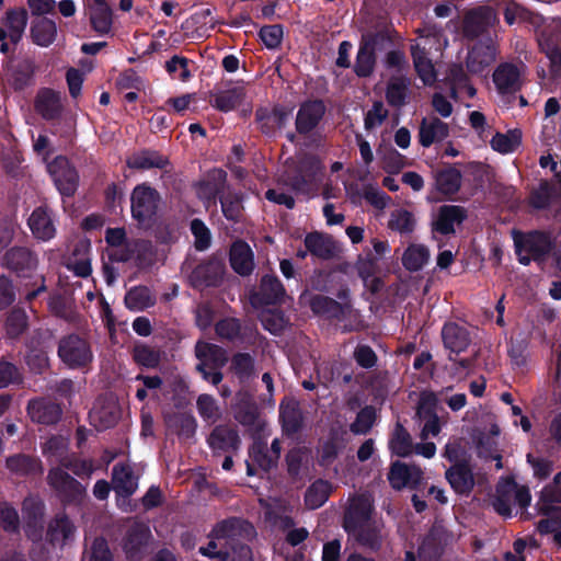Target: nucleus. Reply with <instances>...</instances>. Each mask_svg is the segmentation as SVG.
Returning a JSON list of instances; mask_svg holds the SVG:
<instances>
[{"mask_svg":"<svg viewBox=\"0 0 561 561\" xmlns=\"http://www.w3.org/2000/svg\"><path fill=\"white\" fill-rule=\"evenodd\" d=\"M76 527L65 514H57L47 527L46 539L56 548H64L73 541Z\"/></svg>","mask_w":561,"mask_h":561,"instance_id":"obj_9","label":"nucleus"},{"mask_svg":"<svg viewBox=\"0 0 561 561\" xmlns=\"http://www.w3.org/2000/svg\"><path fill=\"white\" fill-rule=\"evenodd\" d=\"M342 444L337 437H330L321 443L319 446V459L321 465L328 466L334 461Z\"/></svg>","mask_w":561,"mask_h":561,"instance_id":"obj_53","label":"nucleus"},{"mask_svg":"<svg viewBox=\"0 0 561 561\" xmlns=\"http://www.w3.org/2000/svg\"><path fill=\"white\" fill-rule=\"evenodd\" d=\"M27 224L33 236L41 241H49L56 234L55 220L45 206L35 208L30 215Z\"/></svg>","mask_w":561,"mask_h":561,"instance_id":"obj_11","label":"nucleus"},{"mask_svg":"<svg viewBox=\"0 0 561 561\" xmlns=\"http://www.w3.org/2000/svg\"><path fill=\"white\" fill-rule=\"evenodd\" d=\"M428 259V249L423 244L413 243L405 249L402 255V264L407 270L416 272L423 268Z\"/></svg>","mask_w":561,"mask_h":561,"instance_id":"obj_36","label":"nucleus"},{"mask_svg":"<svg viewBox=\"0 0 561 561\" xmlns=\"http://www.w3.org/2000/svg\"><path fill=\"white\" fill-rule=\"evenodd\" d=\"M443 456L454 465H466L467 451L461 442L453 440L446 444Z\"/></svg>","mask_w":561,"mask_h":561,"instance_id":"obj_59","label":"nucleus"},{"mask_svg":"<svg viewBox=\"0 0 561 561\" xmlns=\"http://www.w3.org/2000/svg\"><path fill=\"white\" fill-rule=\"evenodd\" d=\"M502 489H506V491L503 492L507 493L510 496L514 495V499L519 506L526 507L530 503V494L528 489L518 488L512 481H506L505 483L499 485L497 492H502Z\"/></svg>","mask_w":561,"mask_h":561,"instance_id":"obj_60","label":"nucleus"},{"mask_svg":"<svg viewBox=\"0 0 561 561\" xmlns=\"http://www.w3.org/2000/svg\"><path fill=\"white\" fill-rule=\"evenodd\" d=\"M105 240L112 248L110 254L116 261L125 262L131 257V244L126 240L125 230L122 228H110L106 230Z\"/></svg>","mask_w":561,"mask_h":561,"instance_id":"obj_23","label":"nucleus"},{"mask_svg":"<svg viewBox=\"0 0 561 561\" xmlns=\"http://www.w3.org/2000/svg\"><path fill=\"white\" fill-rule=\"evenodd\" d=\"M261 296L264 304L280 302L285 297V289L276 277L265 276L261 283Z\"/></svg>","mask_w":561,"mask_h":561,"instance_id":"obj_44","label":"nucleus"},{"mask_svg":"<svg viewBox=\"0 0 561 561\" xmlns=\"http://www.w3.org/2000/svg\"><path fill=\"white\" fill-rule=\"evenodd\" d=\"M305 245L311 254L321 259H330L336 252L333 240L318 232L309 233L305 238Z\"/></svg>","mask_w":561,"mask_h":561,"instance_id":"obj_30","label":"nucleus"},{"mask_svg":"<svg viewBox=\"0 0 561 561\" xmlns=\"http://www.w3.org/2000/svg\"><path fill=\"white\" fill-rule=\"evenodd\" d=\"M495 59L494 51L489 46L473 47L467 58V67L470 72L480 73L489 67Z\"/></svg>","mask_w":561,"mask_h":561,"instance_id":"obj_33","label":"nucleus"},{"mask_svg":"<svg viewBox=\"0 0 561 561\" xmlns=\"http://www.w3.org/2000/svg\"><path fill=\"white\" fill-rule=\"evenodd\" d=\"M167 158L156 151L142 150L134 153L127 160V165L133 169L147 170L151 168H164Z\"/></svg>","mask_w":561,"mask_h":561,"instance_id":"obj_35","label":"nucleus"},{"mask_svg":"<svg viewBox=\"0 0 561 561\" xmlns=\"http://www.w3.org/2000/svg\"><path fill=\"white\" fill-rule=\"evenodd\" d=\"M375 420V409L371 407H366L359 411L355 422L351 425V430L355 434H366L373 427Z\"/></svg>","mask_w":561,"mask_h":561,"instance_id":"obj_54","label":"nucleus"},{"mask_svg":"<svg viewBox=\"0 0 561 561\" xmlns=\"http://www.w3.org/2000/svg\"><path fill=\"white\" fill-rule=\"evenodd\" d=\"M514 241L518 261L523 265H528L531 260H542L551 250L549 237L541 232L519 234Z\"/></svg>","mask_w":561,"mask_h":561,"instance_id":"obj_2","label":"nucleus"},{"mask_svg":"<svg viewBox=\"0 0 561 561\" xmlns=\"http://www.w3.org/2000/svg\"><path fill=\"white\" fill-rule=\"evenodd\" d=\"M112 484L115 492L124 496L133 494L138 486L137 478L133 474L130 468L125 465L113 467Z\"/></svg>","mask_w":561,"mask_h":561,"instance_id":"obj_28","label":"nucleus"},{"mask_svg":"<svg viewBox=\"0 0 561 561\" xmlns=\"http://www.w3.org/2000/svg\"><path fill=\"white\" fill-rule=\"evenodd\" d=\"M461 173L455 168H448L436 173L435 185L444 195L457 193L461 185Z\"/></svg>","mask_w":561,"mask_h":561,"instance_id":"obj_37","label":"nucleus"},{"mask_svg":"<svg viewBox=\"0 0 561 561\" xmlns=\"http://www.w3.org/2000/svg\"><path fill=\"white\" fill-rule=\"evenodd\" d=\"M388 480L393 489L416 488L423 480V471L416 466L397 461L392 463Z\"/></svg>","mask_w":561,"mask_h":561,"instance_id":"obj_10","label":"nucleus"},{"mask_svg":"<svg viewBox=\"0 0 561 561\" xmlns=\"http://www.w3.org/2000/svg\"><path fill=\"white\" fill-rule=\"evenodd\" d=\"M280 419L287 432H296L302 422L299 404L294 399H287L280 404Z\"/></svg>","mask_w":561,"mask_h":561,"instance_id":"obj_41","label":"nucleus"},{"mask_svg":"<svg viewBox=\"0 0 561 561\" xmlns=\"http://www.w3.org/2000/svg\"><path fill=\"white\" fill-rule=\"evenodd\" d=\"M33 42L42 47L51 45L57 36V25L53 20L41 18L31 27Z\"/></svg>","mask_w":561,"mask_h":561,"instance_id":"obj_31","label":"nucleus"},{"mask_svg":"<svg viewBox=\"0 0 561 561\" xmlns=\"http://www.w3.org/2000/svg\"><path fill=\"white\" fill-rule=\"evenodd\" d=\"M91 424L99 431L114 426L119 417V408L112 398L99 399L89 414Z\"/></svg>","mask_w":561,"mask_h":561,"instance_id":"obj_8","label":"nucleus"},{"mask_svg":"<svg viewBox=\"0 0 561 561\" xmlns=\"http://www.w3.org/2000/svg\"><path fill=\"white\" fill-rule=\"evenodd\" d=\"M156 297L149 288L138 286L131 288L125 296L126 307L133 311H141L153 306Z\"/></svg>","mask_w":561,"mask_h":561,"instance_id":"obj_39","label":"nucleus"},{"mask_svg":"<svg viewBox=\"0 0 561 561\" xmlns=\"http://www.w3.org/2000/svg\"><path fill=\"white\" fill-rule=\"evenodd\" d=\"M230 264L236 273L245 276L254 268V256L250 245L243 241H236L230 249Z\"/></svg>","mask_w":561,"mask_h":561,"instance_id":"obj_18","label":"nucleus"},{"mask_svg":"<svg viewBox=\"0 0 561 561\" xmlns=\"http://www.w3.org/2000/svg\"><path fill=\"white\" fill-rule=\"evenodd\" d=\"M430 38H422L420 42L414 43L411 46L413 62L415 70L426 85H432L436 81V72L432 60L426 55L427 44Z\"/></svg>","mask_w":561,"mask_h":561,"instance_id":"obj_13","label":"nucleus"},{"mask_svg":"<svg viewBox=\"0 0 561 561\" xmlns=\"http://www.w3.org/2000/svg\"><path fill=\"white\" fill-rule=\"evenodd\" d=\"M0 526H2L5 530L9 531H14L18 529V512L8 503H0Z\"/></svg>","mask_w":561,"mask_h":561,"instance_id":"obj_62","label":"nucleus"},{"mask_svg":"<svg viewBox=\"0 0 561 561\" xmlns=\"http://www.w3.org/2000/svg\"><path fill=\"white\" fill-rule=\"evenodd\" d=\"M165 68L170 75H173L181 81H187L191 78L188 60L184 57L173 56L169 61H167Z\"/></svg>","mask_w":561,"mask_h":561,"instance_id":"obj_58","label":"nucleus"},{"mask_svg":"<svg viewBox=\"0 0 561 561\" xmlns=\"http://www.w3.org/2000/svg\"><path fill=\"white\" fill-rule=\"evenodd\" d=\"M196 356L201 360L197 368L204 371V368L218 369L227 362L225 351L214 344L198 342L195 347Z\"/></svg>","mask_w":561,"mask_h":561,"instance_id":"obj_17","label":"nucleus"},{"mask_svg":"<svg viewBox=\"0 0 561 561\" xmlns=\"http://www.w3.org/2000/svg\"><path fill=\"white\" fill-rule=\"evenodd\" d=\"M522 142V133L517 129L510 130L506 134H496L491 140V146L501 153H511L515 151Z\"/></svg>","mask_w":561,"mask_h":561,"instance_id":"obj_45","label":"nucleus"},{"mask_svg":"<svg viewBox=\"0 0 561 561\" xmlns=\"http://www.w3.org/2000/svg\"><path fill=\"white\" fill-rule=\"evenodd\" d=\"M208 442L215 450L237 449L239 446V437L236 431L224 426L216 427Z\"/></svg>","mask_w":561,"mask_h":561,"instance_id":"obj_38","label":"nucleus"},{"mask_svg":"<svg viewBox=\"0 0 561 561\" xmlns=\"http://www.w3.org/2000/svg\"><path fill=\"white\" fill-rule=\"evenodd\" d=\"M385 37L380 33H367L363 35L362 43L355 62V72L360 77L371 75L375 67V51Z\"/></svg>","mask_w":561,"mask_h":561,"instance_id":"obj_7","label":"nucleus"},{"mask_svg":"<svg viewBox=\"0 0 561 561\" xmlns=\"http://www.w3.org/2000/svg\"><path fill=\"white\" fill-rule=\"evenodd\" d=\"M499 428L497 426H492V435H482L479 437L477 443V449L478 454L481 457H491L497 460L496 467L500 469L502 467L500 456L496 454V438L495 436L499 435Z\"/></svg>","mask_w":561,"mask_h":561,"instance_id":"obj_48","label":"nucleus"},{"mask_svg":"<svg viewBox=\"0 0 561 561\" xmlns=\"http://www.w3.org/2000/svg\"><path fill=\"white\" fill-rule=\"evenodd\" d=\"M58 354L70 367L84 366L92 359L88 343L77 335H70L60 342Z\"/></svg>","mask_w":561,"mask_h":561,"instance_id":"obj_6","label":"nucleus"},{"mask_svg":"<svg viewBox=\"0 0 561 561\" xmlns=\"http://www.w3.org/2000/svg\"><path fill=\"white\" fill-rule=\"evenodd\" d=\"M422 38H430L426 55H430L433 50L440 51L447 44V41L443 37L442 32L435 27H426L424 30H421L420 36L415 41V43L420 42Z\"/></svg>","mask_w":561,"mask_h":561,"instance_id":"obj_55","label":"nucleus"},{"mask_svg":"<svg viewBox=\"0 0 561 561\" xmlns=\"http://www.w3.org/2000/svg\"><path fill=\"white\" fill-rule=\"evenodd\" d=\"M90 561H112L111 552L104 539L98 538L93 541Z\"/></svg>","mask_w":561,"mask_h":561,"instance_id":"obj_64","label":"nucleus"},{"mask_svg":"<svg viewBox=\"0 0 561 561\" xmlns=\"http://www.w3.org/2000/svg\"><path fill=\"white\" fill-rule=\"evenodd\" d=\"M388 112L381 102H376L373 107L367 112L365 117L366 129H373L382 124L387 117Z\"/></svg>","mask_w":561,"mask_h":561,"instance_id":"obj_63","label":"nucleus"},{"mask_svg":"<svg viewBox=\"0 0 561 561\" xmlns=\"http://www.w3.org/2000/svg\"><path fill=\"white\" fill-rule=\"evenodd\" d=\"M7 467L10 471L25 474L38 468L37 461L25 455H15L7 459Z\"/></svg>","mask_w":561,"mask_h":561,"instance_id":"obj_52","label":"nucleus"},{"mask_svg":"<svg viewBox=\"0 0 561 561\" xmlns=\"http://www.w3.org/2000/svg\"><path fill=\"white\" fill-rule=\"evenodd\" d=\"M373 503L369 496L360 495L351 501L345 515L344 528L362 546L376 549L381 542L382 523L371 517Z\"/></svg>","mask_w":561,"mask_h":561,"instance_id":"obj_1","label":"nucleus"},{"mask_svg":"<svg viewBox=\"0 0 561 561\" xmlns=\"http://www.w3.org/2000/svg\"><path fill=\"white\" fill-rule=\"evenodd\" d=\"M197 411L209 423H215L220 417V409L216 400L209 394H201L197 398Z\"/></svg>","mask_w":561,"mask_h":561,"instance_id":"obj_50","label":"nucleus"},{"mask_svg":"<svg viewBox=\"0 0 561 561\" xmlns=\"http://www.w3.org/2000/svg\"><path fill=\"white\" fill-rule=\"evenodd\" d=\"M231 531L230 524L227 522L220 523L211 533L210 541L206 547H201L199 552L208 558H220L227 560L229 553L222 549V540L229 536Z\"/></svg>","mask_w":561,"mask_h":561,"instance_id":"obj_25","label":"nucleus"},{"mask_svg":"<svg viewBox=\"0 0 561 561\" xmlns=\"http://www.w3.org/2000/svg\"><path fill=\"white\" fill-rule=\"evenodd\" d=\"M245 96L244 85L238 82L228 89L214 93L210 103L221 112H229L242 104Z\"/></svg>","mask_w":561,"mask_h":561,"instance_id":"obj_16","label":"nucleus"},{"mask_svg":"<svg viewBox=\"0 0 561 561\" xmlns=\"http://www.w3.org/2000/svg\"><path fill=\"white\" fill-rule=\"evenodd\" d=\"M191 230L195 238V248L199 251L208 249L211 242V236L205 224L199 219H194L191 222Z\"/></svg>","mask_w":561,"mask_h":561,"instance_id":"obj_56","label":"nucleus"},{"mask_svg":"<svg viewBox=\"0 0 561 561\" xmlns=\"http://www.w3.org/2000/svg\"><path fill=\"white\" fill-rule=\"evenodd\" d=\"M389 446L396 455L408 457L413 453V444L410 434L401 426L397 425Z\"/></svg>","mask_w":561,"mask_h":561,"instance_id":"obj_46","label":"nucleus"},{"mask_svg":"<svg viewBox=\"0 0 561 561\" xmlns=\"http://www.w3.org/2000/svg\"><path fill=\"white\" fill-rule=\"evenodd\" d=\"M493 81L500 93H515L522 87V72L514 65L503 64L494 71Z\"/></svg>","mask_w":561,"mask_h":561,"instance_id":"obj_14","label":"nucleus"},{"mask_svg":"<svg viewBox=\"0 0 561 561\" xmlns=\"http://www.w3.org/2000/svg\"><path fill=\"white\" fill-rule=\"evenodd\" d=\"M50 484L67 497H73L82 493L83 489L81 484L71 478L62 469H54L48 476Z\"/></svg>","mask_w":561,"mask_h":561,"instance_id":"obj_29","label":"nucleus"},{"mask_svg":"<svg viewBox=\"0 0 561 561\" xmlns=\"http://www.w3.org/2000/svg\"><path fill=\"white\" fill-rule=\"evenodd\" d=\"M283 35V27L279 24L267 25L260 31L262 42L270 49L277 48L280 45Z\"/></svg>","mask_w":561,"mask_h":561,"instance_id":"obj_57","label":"nucleus"},{"mask_svg":"<svg viewBox=\"0 0 561 561\" xmlns=\"http://www.w3.org/2000/svg\"><path fill=\"white\" fill-rule=\"evenodd\" d=\"M416 225L414 215L407 209H396L390 214L388 228L401 234L413 232Z\"/></svg>","mask_w":561,"mask_h":561,"instance_id":"obj_43","label":"nucleus"},{"mask_svg":"<svg viewBox=\"0 0 561 561\" xmlns=\"http://www.w3.org/2000/svg\"><path fill=\"white\" fill-rule=\"evenodd\" d=\"M356 266L365 286L371 291L378 290L380 279L376 275L380 272L379 259L375 257L371 251H368L358 259Z\"/></svg>","mask_w":561,"mask_h":561,"instance_id":"obj_22","label":"nucleus"},{"mask_svg":"<svg viewBox=\"0 0 561 561\" xmlns=\"http://www.w3.org/2000/svg\"><path fill=\"white\" fill-rule=\"evenodd\" d=\"M445 477L455 492L459 494H468L474 485L473 473L467 463L454 465L446 470Z\"/></svg>","mask_w":561,"mask_h":561,"instance_id":"obj_20","label":"nucleus"},{"mask_svg":"<svg viewBox=\"0 0 561 561\" xmlns=\"http://www.w3.org/2000/svg\"><path fill=\"white\" fill-rule=\"evenodd\" d=\"M134 358L142 366L156 367L160 362V354L148 346H137L134 351Z\"/></svg>","mask_w":561,"mask_h":561,"instance_id":"obj_61","label":"nucleus"},{"mask_svg":"<svg viewBox=\"0 0 561 561\" xmlns=\"http://www.w3.org/2000/svg\"><path fill=\"white\" fill-rule=\"evenodd\" d=\"M27 24V13L24 9L11 10L7 13L0 26V51L9 49V43L16 44L22 38Z\"/></svg>","mask_w":561,"mask_h":561,"instance_id":"obj_5","label":"nucleus"},{"mask_svg":"<svg viewBox=\"0 0 561 561\" xmlns=\"http://www.w3.org/2000/svg\"><path fill=\"white\" fill-rule=\"evenodd\" d=\"M325 107L321 101H311L304 103L296 117V128L300 134L311 131L320 122Z\"/></svg>","mask_w":561,"mask_h":561,"instance_id":"obj_15","label":"nucleus"},{"mask_svg":"<svg viewBox=\"0 0 561 561\" xmlns=\"http://www.w3.org/2000/svg\"><path fill=\"white\" fill-rule=\"evenodd\" d=\"M158 202L157 191L146 184L136 186L131 193L133 217L140 224H146L156 215Z\"/></svg>","mask_w":561,"mask_h":561,"instance_id":"obj_3","label":"nucleus"},{"mask_svg":"<svg viewBox=\"0 0 561 561\" xmlns=\"http://www.w3.org/2000/svg\"><path fill=\"white\" fill-rule=\"evenodd\" d=\"M463 208L456 205H445L437 209L433 218V230L442 234L455 232V226L460 225L465 219Z\"/></svg>","mask_w":561,"mask_h":561,"instance_id":"obj_12","label":"nucleus"},{"mask_svg":"<svg viewBox=\"0 0 561 561\" xmlns=\"http://www.w3.org/2000/svg\"><path fill=\"white\" fill-rule=\"evenodd\" d=\"M409 81L405 78H392L388 84L386 98L389 104L401 106L404 104L408 94Z\"/></svg>","mask_w":561,"mask_h":561,"instance_id":"obj_47","label":"nucleus"},{"mask_svg":"<svg viewBox=\"0 0 561 561\" xmlns=\"http://www.w3.org/2000/svg\"><path fill=\"white\" fill-rule=\"evenodd\" d=\"M321 169L319 159L314 157L305 158L299 165V175L293 181V187L299 192H307L308 186L317 180Z\"/></svg>","mask_w":561,"mask_h":561,"instance_id":"obj_26","label":"nucleus"},{"mask_svg":"<svg viewBox=\"0 0 561 561\" xmlns=\"http://www.w3.org/2000/svg\"><path fill=\"white\" fill-rule=\"evenodd\" d=\"M28 414L34 422L42 424L56 423L61 414L58 404L45 400H34L28 403Z\"/></svg>","mask_w":561,"mask_h":561,"instance_id":"obj_24","label":"nucleus"},{"mask_svg":"<svg viewBox=\"0 0 561 561\" xmlns=\"http://www.w3.org/2000/svg\"><path fill=\"white\" fill-rule=\"evenodd\" d=\"M89 18L92 28L103 35L107 34L113 24L112 9L105 7H89Z\"/></svg>","mask_w":561,"mask_h":561,"instance_id":"obj_42","label":"nucleus"},{"mask_svg":"<svg viewBox=\"0 0 561 561\" xmlns=\"http://www.w3.org/2000/svg\"><path fill=\"white\" fill-rule=\"evenodd\" d=\"M449 135L448 125L436 117L424 118L420 126L419 140L423 147L443 141Z\"/></svg>","mask_w":561,"mask_h":561,"instance_id":"obj_19","label":"nucleus"},{"mask_svg":"<svg viewBox=\"0 0 561 561\" xmlns=\"http://www.w3.org/2000/svg\"><path fill=\"white\" fill-rule=\"evenodd\" d=\"M3 264L8 268L22 272L33 268L36 265V260L27 249L14 248L4 254Z\"/></svg>","mask_w":561,"mask_h":561,"instance_id":"obj_34","label":"nucleus"},{"mask_svg":"<svg viewBox=\"0 0 561 561\" xmlns=\"http://www.w3.org/2000/svg\"><path fill=\"white\" fill-rule=\"evenodd\" d=\"M25 514V533L33 540L41 537V520L43 517L42 505L34 500H26L23 504Z\"/></svg>","mask_w":561,"mask_h":561,"instance_id":"obj_32","label":"nucleus"},{"mask_svg":"<svg viewBox=\"0 0 561 561\" xmlns=\"http://www.w3.org/2000/svg\"><path fill=\"white\" fill-rule=\"evenodd\" d=\"M537 529L542 535L552 534L553 542L561 548V508L538 523Z\"/></svg>","mask_w":561,"mask_h":561,"instance_id":"obj_49","label":"nucleus"},{"mask_svg":"<svg viewBox=\"0 0 561 561\" xmlns=\"http://www.w3.org/2000/svg\"><path fill=\"white\" fill-rule=\"evenodd\" d=\"M332 486L329 482L318 480L312 483L305 495V503L308 508L316 510L322 506L329 499Z\"/></svg>","mask_w":561,"mask_h":561,"instance_id":"obj_40","label":"nucleus"},{"mask_svg":"<svg viewBox=\"0 0 561 561\" xmlns=\"http://www.w3.org/2000/svg\"><path fill=\"white\" fill-rule=\"evenodd\" d=\"M168 426L180 435L190 436L196 427L195 419L190 414H179L174 417H165Z\"/></svg>","mask_w":561,"mask_h":561,"instance_id":"obj_51","label":"nucleus"},{"mask_svg":"<svg viewBox=\"0 0 561 561\" xmlns=\"http://www.w3.org/2000/svg\"><path fill=\"white\" fill-rule=\"evenodd\" d=\"M35 106L37 112L46 119L58 117L62 110L60 95L49 89L38 92Z\"/></svg>","mask_w":561,"mask_h":561,"instance_id":"obj_27","label":"nucleus"},{"mask_svg":"<svg viewBox=\"0 0 561 561\" xmlns=\"http://www.w3.org/2000/svg\"><path fill=\"white\" fill-rule=\"evenodd\" d=\"M442 337L445 347L456 354L463 352L470 343L468 331L454 322L444 325Z\"/></svg>","mask_w":561,"mask_h":561,"instance_id":"obj_21","label":"nucleus"},{"mask_svg":"<svg viewBox=\"0 0 561 561\" xmlns=\"http://www.w3.org/2000/svg\"><path fill=\"white\" fill-rule=\"evenodd\" d=\"M55 185L61 195L71 196L78 187L79 176L65 157H57L47 164Z\"/></svg>","mask_w":561,"mask_h":561,"instance_id":"obj_4","label":"nucleus"}]
</instances>
